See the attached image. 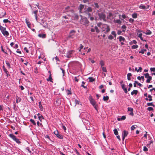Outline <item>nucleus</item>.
Returning a JSON list of instances; mask_svg holds the SVG:
<instances>
[{
  "label": "nucleus",
  "instance_id": "f257e3e1",
  "mask_svg": "<svg viewBox=\"0 0 155 155\" xmlns=\"http://www.w3.org/2000/svg\"><path fill=\"white\" fill-rule=\"evenodd\" d=\"M80 16L81 19L80 20V23L81 24L84 25L85 26H88L89 22L87 18L84 17L80 15Z\"/></svg>",
  "mask_w": 155,
  "mask_h": 155
},
{
  "label": "nucleus",
  "instance_id": "f03ea898",
  "mask_svg": "<svg viewBox=\"0 0 155 155\" xmlns=\"http://www.w3.org/2000/svg\"><path fill=\"white\" fill-rule=\"evenodd\" d=\"M97 14L99 17L98 18L100 20H103L104 21H107L106 15L104 12H101L99 11H98Z\"/></svg>",
  "mask_w": 155,
  "mask_h": 155
},
{
  "label": "nucleus",
  "instance_id": "7ed1b4c3",
  "mask_svg": "<svg viewBox=\"0 0 155 155\" xmlns=\"http://www.w3.org/2000/svg\"><path fill=\"white\" fill-rule=\"evenodd\" d=\"M102 31L104 32V33H106L108 32L110 30L109 26L107 25L103 24L101 28Z\"/></svg>",
  "mask_w": 155,
  "mask_h": 155
},
{
  "label": "nucleus",
  "instance_id": "20e7f679",
  "mask_svg": "<svg viewBox=\"0 0 155 155\" xmlns=\"http://www.w3.org/2000/svg\"><path fill=\"white\" fill-rule=\"evenodd\" d=\"M0 29L4 35L7 36L9 35V33L6 30L5 28L3 27L2 26L0 25Z\"/></svg>",
  "mask_w": 155,
  "mask_h": 155
},
{
  "label": "nucleus",
  "instance_id": "39448f33",
  "mask_svg": "<svg viewBox=\"0 0 155 155\" xmlns=\"http://www.w3.org/2000/svg\"><path fill=\"white\" fill-rule=\"evenodd\" d=\"M145 78H147L146 80V82L149 83L150 82V80L152 79V77L150 76L148 73L144 74Z\"/></svg>",
  "mask_w": 155,
  "mask_h": 155
},
{
  "label": "nucleus",
  "instance_id": "423d86ee",
  "mask_svg": "<svg viewBox=\"0 0 155 155\" xmlns=\"http://www.w3.org/2000/svg\"><path fill=\"white\" fill-rule=\"evenodd\" d=\"M54 133L56 136L60 139H62L63 138V136L62 135L59 134L58 130H56L54 131Z\"/></svg>",
  "mask_w": 155,
  "mask_h": 155
},
{
  "label": "nucleus",
  "instance_id": "0eeeda50",
  "mask_svg": "<svg viewBox=\"0 0 155 155\" xmlns=\"http://www.w3.org/2000/svg\"><path fill=\"white\" fill-rule=\"evenodd\" d=\"M75 32V31L74 30L71 31L70 32L68 37L71 38H74V36Z\"/></svg>",
  "mask_w": 155,
  "mask_h": 155
},
{
  "label": "nucleus",
  "instance_id": "6e6552de",
  "mask_svg": "<svg viewBox=\"0 0 155 155\" xmlns=\"http://www.w3.org/2000/svg\"><path fill=\"white\" fill-rule=\"evenodd\" d=\"M96 30V31L97 33H98L100 32V30L98 29V28L97 26H95L94 28H91V32H94L95 30Z\"/></svg>",
  "mask_w": 155,
  "mask_h": 155
},
{
  "label": "nucleus",
  "instance_id": "1a4fd4ad",
  "mask_svg": "<svg viewBox=\"0 0 155 155\" xmlns=\"http://www.w3.org/2000/svg\"><path fill=\"white\" fill-rule=\"evenodd\" d=\"M84 5L82 4L80 5L79 7L80 12L83 13L84 12V11L83 10V9L84 8Z\"/></svg>",
  "mask_w": 155,
  "mask_h": 155
},
{
  "label": "nucleus",
  "instance_id": "9d476101",
  "mask_svg": "<svg viewBox=\"0 0 155 155\" xmlns=\"http://www.w3.org/2000/svg\"><path fill=\"white\" fill-rule=\"evenodd\" d=\"M40 24L43 27H46V26L47 25V23L46 22V20L44 19H42L41 21V23Z\"/></svg>",
  "mask_w": 155,
  "mask_h": 155
},
{
  "label": "nucleus",
  "instance_id": "9b49d317",
  "mask_svg": "<svg viewBox=\"0 0 155 155\" xmlns=\"http://www.w3.org/2000/svg\"><path fill=\"white\" fill-rule=\"evenodd\" d=\"M73 52V50L70 51L68 52L66 54V57L68 58H70L71 57V54Z\"/></svg>",
  "mask_w": 155,
  "mask_h": 155
},
{
  "label": "nucleus",
  "instance_id": "f8f14e48",
  "mask_svg": "<svg viewBox=\"0 0 155 155\" xmlns=\"http://www.w3.org/2000/svg\"><path fill=\"white\" fill-rule=\"evenodd\" d=\"M128 134V132L126 130H124V131L123 133V138L122 139L124 140L125 138L127 136Z\"/></svg>",
  "mask_w": 155,
  "mask_h": 155
},
{
  "label": "nucleus",
  "instance_id": "ddd939ff",
  "mask_svg": "<svg viewBox=\"0 0 155 155\" xmlns=\"http://www.w3.org/2000/svg\"><path fill=\"white\" fill-rule=\"evenodd\" d=\"M92 11V9L91 7H88L87 8L85 11H84V12L86 13H87L88 12H91Z\"/></svg>",
  "mask_w": 155,
  "mask_h": 155
},
{
  "label": "nucleus",
  "instance_id": "4468645a",
  "mask_svg": "<svg viewBox=\"0 0 155 155\" xmlns=\"http://www.w3.org/2000/svg\"><path fill=\"white\" fill-rule=\"evenodd\" d=\"M89 100L91 103L93 105V106H94L96 104V102L92 98H90Z\"/></svg>",
  "mask_w": 155,
  "mask_h": 155
},
{
  "label": "nucleus",
  "instance_id": "2eb2a0df",
  "mask_svg": "<svg viewBox=\"0 0 155 155\" xmlns=\"http://www.w3.org/2000/svg\"><path fill=\"white\" fill-rule=\"evenodd\" d=\"M121 86L122 88L124 91V92L126 94L127 93V87H125V84H122L121 85Z\"/></svg>",
  "mask_w": 155,
  "mask_h": 155
},
{
  "label": "nucleus",
  "instance_id": "dca6fc26",
  "mask_svg": "<svg viewBox=\"0 0 155 155\" xmlns=\"http://www.w3.org/2000/svg\"><path fill=\"white\" fill-rule=\"evenodd\" d=\"M149 6H147V8H146V7L143 5H141L140 6H139V8L140 9H146L149 8Z\"/></svg>",
  "mask_w": 155,
  "mask_h": 155
},
{
  "label": "nucleus",
  "instance_id": "f3484780",
  "mask_svg": "<svg viewBox=\"0 0 155 155\" xmlns=\"http://www.w3.org/2000/svg\"><path fill=\"white\" fill-rule=\"evenodd\" d=\"M9 136L11 138H12L14 140H15L16 138V136L14 135L13 134H10L9 135Z\"/></svg>",
  "mask_w": 155,
  "mask_h": 155
},
{
  "label": "nucleus",
  "instance_id": "a211bd4d",
  "mask_svg": "<svg viewBox=\"0 0 155 155\" xmlns=\"http://www.w3.org/2000/svg\"><path fill=\"white\" fill-rule=\"evenodd\" d=\"M56 102L57 104L58 105H60L61 103V100L60 98H57Z\"/></svg>",
  "mask_w": 155,
  "mask_h": 155
},
{
  "label": "nucleus",
  "instance_id": "6ab92c4d",
  "mask_svg": "<svg viewBox=\"0 0 155 155\" xmlns=\"http://www.w3.org/2000/svg\"><path fill=\"white\" fill-rule=\"evenodd\" d=\"M38 36L40 38H46V35L45 34H40L38 35Z\"/></svg>",
  "mask_w": 155,
  "mask_h": 155
},
{
  "label": "nucleus",
  "instance_id": "aec40b11",
  "mask_svg": "<svg viewBox=\"0 0 155 155\" xmlns=\"http://www.w3.org/2000/svg\"><path fill=\"white\" fill-rule=\"evenodd\" d=\"M138 92V91L137 90H134L132 91L131 92V94L132 95H134V94H137Z\"/></svg>",
  "mask_w": 155,
  "mask_h": 155
},
{
  "label": "nucleus",
  "instance_id": "412c9836",
  "mask_svg": "<svg viewBox=\"0 0 155 155\" xmlns=\"http://www.w3.org/2000/svg\"><path fill=\"white\" fill-rule=\"evenodd\" d=\"M51 75V74H50V75L49 76V78L47 79V81H49L51 82H52V78Z\"/></svg>",
  "mask_w": 155,
  "mask_h": 155
},
{
  "label": "nucleus",
  "instance_id": "4be33fe9",
  "mask_svg": "<svg viewBox=\"0 0 155 155\" xmlns=\"http://www.w3.org/2000/svg\"><path fill=\"white\" fill-rule=\"evenodd\" d=\"M16 102L17 103L20 102L21 101V99L18 96H16Z\"/></svg>",
  "mask_w": 155,
  "mask_h": 155
},
{
  "label": "nucleus",
  "instance_id": "5701e85b",
  "mask_svg": "<svg viewBox=\"0 0 155 155\" xmlns=\"http://www.w3.org/2000/svg\"><path fill=\"white\" fill-rule=\"evenodd\" d=\"M25 22H26V23L27 24L28 27L30 28V25H31V24L30 23V22L28 21V20L26 18L25 19Z\"/></svg>",
  "mask_w": 155,
  "mask_h": 155
},
{
  "label": "nucleus",
  "instance_id": "b1692460",
  "mask_svg": "<svg viewBox=\"0 0 155 155\" xmlns=\"http://www.w3.org/2000/svg\"><path fill=\"white\" fill-rule=\"evenodd\" d=\"M37 115L38 116L39 120L41 121L42 119H43V116L39 113Z\"/></svg>",
  "mask_w": 155,
  "mask_h": 155
},
{
  "label": "nucleus",
  "instance_id": "393cba45",
  "mask_svg": "<svg viewBox=\"0 0 155 155\" xmlns=\"http://www.w3.org/2000/svg\"><path fill=\"white\" fill-rule=\"evenodd\" d=\"M88 79L90 82H92L95 80V79L92 77H90Z\"/></svg>",
  "mask_w": 155,
  "mask_h": 155
},
{
  "label": "nucleus",
  "instance_id": "a878e982",
  "mask_svg": "<svg viewBox=\"0 0 155 155\" xmlns=\"http://www.w3.org/2000/svg\"><path fill=\"white\" fill-rule=\"evenodd\" d=\"M109 97L107 96H104L103 99L104 101H107L109 99Z\"/></svg>",
  "mask_w": 155,
  "mask_h": 155
},
{
  "label": "nucleus",
  "instance_id": "bb28decb",
  "mask_svg": "<svg viewBox=\"0 0 155 155\" xmlns=\"http://www.w3.org/2000/svg\"><path fill=\"white\" fill-rule=\"evenodd\" d=\"M92 6H93L95 8H98L99 7V5H98V3H94V5H92Z\"/></svg>",
  "mask_w": 155,
  "mask_h": 155
},
{
  "label": "nucleus",
  "instance_id": "cd10ccee",
  "mask_svg": "<svg viewBox=\"0 0 155 155\" xmlns=\"http://www.w3.org/2000/svg\"><path fill=\"white\" fill-rule=\"evenodd\" d=\"M114 22L115 23H117L119 24H120L121 23V21L119 19L115 20Z\"/></svg>",
  "mask_w": 155,
  "mask_h": 155
},
{
  "label": "nucleus",
  "instance_id": "c85d7f7f",
  "mask_svg": "<svg viewBox=\"0 0 155 155\" xmlns=\"http://www.w3.org/2000/svg\"><path fill=\"white\" fill-rule=\"evenodd\" d=\"M119 41H124L125 40V38L122 36H120L119 37Z\"/></svg>",
  "mask_w": 155,
  "mask_h": 155
},
{
  "label": "nucleus",
  "instance_id": "c756f323",
  "mask_svg": "<svg viewBox=\"0 0 155 155\" xmlns=\"http://www.w3.org/2000/svg\"><path fill=\"white\" fill-rule=\"evenodd\" d=\"M132 17L133 18H136L137 17V14L136 13H134L132 15Z\"/></svg>",
  "mask_w": 155,
  "mask_h": 155
},
{
  "label": "nucleus",
  "instance_id": "7c9ffc66",
  "mask_svg": "<svg viewBox=\"0 0 155 155\" xmlns=\"http://www.w3.org/2000/svg\"><path fill=\"white\" fill-rule=\"evenodd\" d=\"M151 33L152 32L150 30H148L146 31L145 34L147 35H150L151 34Z\"/></svg>",
  "mask_w": 155,
  "mask_h": 155
},
{
  "label": "nucleus",
  "instance_id": "2f4dec72",
  "mask_svg": "<svg viewBox=\"0 0 155 155\" xmlns=\"http://www.w3.org/2000/svg\"><path fill=\"white\" fill-rule=\"evenodd\" d=\"M147 51L145 49H143L141 50V51H139V53H141L142 54H143L144 53V52H145Z\"/></svg>",
  "mask_w": 155,
  "mask_h": 155
},
{
  "label": "nucleus",
  "instance_id": "473e14b6",
  "mask_svg": "<svg viewBox=\"0 0 155 155\" xmlns=\"http://www.w3.org/2000/svg\"><path fill=\"white\" fill-rule=\"evenodd\" d=\"M114 133L116 135H117L118 134V132L117 129H115L114 130Z\"/></svg>",
  "mask_w": 155,
  "mask_h": 155
},
{
  "label": "nucleus",
  "instance_id": "72a5a7b5",
  "mask_svg": "<svg viewBox=\"0 0 155 155\" xmlns=\"http://www.w3.org/2000/svg\"><path fill=\"white\" fill-rule=\"evenodd\" d=\"M103 24L101 22H99L97 24V25L98 27L101 28Z\"/></svg>",
  "mask_w": 155,
  "mask_h": 155
},
{
  "label": "nucleus",
  "instance_id": "f704fd0d",
  "mask_svg": "<svg viewBox=\"0 0 155 155\" xmlns=\"http://www.w3.org/2000/svg\"><path fill=\"white\" fill-rule=\"evenodd\" d=\"M2 14H0V18H2L3 17H4L6 15V12H4L3 13H2Z\"/></svg>",
  "mask_w": 155,
  "mask_h": 155
},
{
  "label": "nucleus",
  "instance_id": "c9c22d12",
  "mask_svg": "<svg viewBox=\"0 0 155 155\" xmlns=\"http://www.w3.org/2000/svg\"><path fill=\"white\" fill-rule=\"evenodd\" d=\"M30 121L34 125H36V123L34 120L31 119L30 120Z\"/></svg>",
  "mask_w": 155,
  "mask_h": 155
},
{
  "label": "nucleus",
  "instance_id": "e433bc0d",
  "mask_svg": "<svg viewBox=\"0 0 155 155\" xmlns=\"http://www.w3.org/2000/svg\"><path fill=\"white\" fill-rule=\"evenodd\" d=\"M14 141L18 144H20L21 143V142L17 138H16V139L14 140Z\"/></svg>",
  "mask_w": 155,
  "mask_h": 155
},
{
  "label": "nucleus",
  "instance_id": "4c0bfd02",
  "mask_svg": "<svg viewBox=\"0 0 155 155\" xmlns=\"http://www.w3.org/2000/svg\"><path fill=\"white\" fill-rule=\"evenodd\" d=\"M6 64H7L8 68H11V66L10 63L9 62H7L6 61Z\"/></svg>",
  "mask_w": 155,
  "mask_h": 155
},
{
  "label": "nucleus",
  "instance_id": "58836bf2",
  "mask_svg": "<svg viewBox=\"0 0 155 155\" xmlns=\"http://www.w3.org/2000/svg\"><path fill=\"white\" fill-rule=\"evenodd\" d=\"M147 105L148 106H152L154 107V105L153 104V103H147Z\"/></svg>",
  "mask_w": 155,
  "mask_h": 155
},
{
  "label": "nucleus",
  "instance_id": "ea45409f",
  "mask_svg": "<svg viewBox=\"0 0 155 155\" xmlns=\"http://www.w3.org/2000/svg\"><path fill=\"white\" fill-rule=\"evenodd\" d=\"M138 47L137 45H133L131 47L132 49H136L138 48Z\"/></svg>",
  "mask_w": 155,
  "mask_h": 155
},
{
  "label": "nucleus",
  "instance_id": "a19ab883",
  "mask_svg": "<svg viewBox=\"0 0 155 155\" xmlns=\"http://www.w3.org/2000/svg\"><path fill=\"white\" fill-rule=\"evenodd\" d=\"M142 35L141 33H140L139 34L138 36L140 38V39L142 41H143V38H142Z\"/></svg>",
  "mask_w": 155,
  "mask_h": 155
},
{
  "label": "nucleus",
  "instance_id": "79ce46f5",
  "mask_svg": "<svg viewBox=\"0 0 155 155\" xmlns=\"http://www.w3.org/2000/svg\"><path fill=\"white\" fill-rule=\"evenodd\" d=\"M100 65H101V67H102L104 65V61L102 60L100 61Z\"/></svg>",
  "mask_w": 155,
  "mask_h": 155
},
{
  "label": "nucleus",
  "instance_id": "37998d69",
  "mask_svg": "<svg viewBox=\"0 0 155 155\" xmlns=\"http://www.w3.org/2000/svg\"><path fill=\"white\" fill-rule=\"evenodd\" d=\"M148 97L149 98L148 100L149 101H152V96L150 95H148Z\"/></svg>",
  "mask_w": 155,
  "mask_h": 155
},
{
  "label": "nucleus",
  "instance_id": "c03bdc74",
  "mask_svg": "<svg viewBox=\"0 0 155 155\" xmlns=\"http://www.w3.org/2000/svg\"><path fill=\"white\" fill-rule=\"evenodd\" d=\"M3 21L5 23L7 22H9V23H11V22L10 21H9L8 19H4Z\"/></svg>",
  "mask_w": 155,
  "mask_h": 155
},
{
  "label": "nucleus",
  "instance_id": "a18cd8bd",
  "mask_svg": "<svg viewBox=\"0 0 155 155\" xmlns=\"http://www.w3.org/2000/svg\"><path fill=\"white\" fill-rule=\"evenodd\" d=\"M2 68H3V69L4 71V72L6 73L7 74V73L8 72V71L6 70V69L5 68V67L4 66H3V67H2Z\"/></svg>",
  "mask_w": 155,
  "mask_h": 155
},
{
  "label": "nucleus",
  "instance_id": "49530a36",
  "mask_svg": "<svg viewBox=\"0 0 155 155\" xmlns=\"http://www.w3.org/2000/svg\"><path fill=\"white\" fill-rule=\"evenodd\" d=\"M111 34L112 35L114 36L116 38V32L115 31H112L111 32Z\"/></svg>",
  "mask_w": 155,
  "mask_h": 155
},
{
  "label": "nucleus",
  "instance_id": "de8ad7c7",
  "mask_svg": "<svg viewBox=\"0 0 155 155\" xmlns=\"http://www.w3.org/2000/svg\"><path fill=\"white\" fill-rule=\"evenodd\" d=\"M74 18L75 19L78 20L79 18L78 16L76 14H75L74 15Z\"/></svg>",
  "mask_w": 155,
  "mask_h": 155
},
{
  "label": "nucleus",
  "instance_id": "09e8293b",
  "mask_svg": "<svg viewBox=\"0 0 155 155\" xmlns=\"http://www.w3.org/2000/svg\"><path fill=\"white\" fill-rule=\"evenodd\" d=\"M102 70L103 71L105 72H107V69H106V68L104 67H102Z\"/></svg>",
  "mask_w": 155,
  "mask_h": 155
},
{
  "label": "nucleus",
  "instance_id": "8fccbe9b",
  "mask_svg": "<svg viewBox=\"0 0 155 155\" xmlns=\"http://www.w3.org/2000/svg\"><path fill=\"white\" fill-rule=\"evenodd\" d=\"M39 106L40 109H42V106L41 105V102H39Z\"/></svg>",
  "mask_w": 155,
  "mask_h": 155
},
{
  "label": "nucleus",
  "instance_id": "3c124183",
  "mask_svg": "<svg viewBox=\"0 0 155 155\" xmlns=\"http://www.w3.org/2000/svg\"><path fill=\"white\" fill-rule=\"evenodd\" d=\"M128 111H130V112H131L133 111V109L132 108L128 107Z\"/></svg>",
  "mask_w": 155,
  "mask_h": 155
},
{
  "label": "nucleus",
  "instance_id": "603ef678",
  "mask_svg": "<svg viewBox=\"0 0 155 155\" xmlns=\"http://www.w3.org/2000/svg\"><path fill=\"white\" fill-rule=\"evenodd\" d=\"M143 150L144 151H147L148 150V149L147 148L146 146L143 147Z\"/></svg>",
  "mask_w": 155,
  "mask_h": 155
},
{
  "label": "nucleus",
  "instance_id": "864d4df0",
  "mask_svg": "<svg viewBox=\"0 0 155 155\" xmlns=\"http://www.w3.org/2000/svg\"><path fill=\"white\" fill-rule=\"evenodd\" d=\"M150 70L151 71L155 72V68H150Z\"/></svg>",
  "mask_w": 155,
  "mask_h": 155
},
{
  "label": "nucleus",
  "instance_id": "5fc2aeb1",
  "mask_svg": "<svg viewBox=\"0 0 155 155\" xmlns=\"http://www.w3.org/2000/svg\"><path fill=\"white\" fill-rule=\"evenodd\" d=\"M129 21L130 22H131V23H133L134 21V20L133 19H132L131 18H130V19H129Z\"/></svg>",
  "mask_w": 155,
  "mask_h": 155
},
{
  "label": "nucleus",
  "instance_id": "6e6d98bb",
  "mask_svg": "<svg viewBox=\"0 0 155 155\" xmlns=\"http://www.w3.org/2000/svg\"><path fill=\"white\" fill-rule=\"evenodd\" d=\"M108 39L110 40H112L113 39V37L112 35H110L108 36Z\"/></svg>",
  "mask_w": 155,
  "mask_h": 155
},
{
  "label": "nucleus",
  "instance_id": "4d7b16f0",
  "mask_svg": "<svg viewBox=\"0 0 155 155\" xmlns=\"http://www.w3.org/2000/svg\"><path fill=\"white\" fill-rule=\"evenodd\" d=\"M137 83H138V81H134V87H136V86H137L136 84H137Z\"/></svg>",
  "mask_w": 155,
  "mask_h": 155
},
{
  "label": "nucleus",
  "instance_id": "13d9d810",
  "mask_svg": "<svg viewBox=\"0 0 155 155\" xmlns=\"http://www.w3.org/2000/svg\"><path fill=\"white\" fill-rule=\"evenodd\" d=\"M153 110V108L151 107H149L147 108V110L149 111H151Z\"/></svg>",
  "mask_w": 155,
  "mask_h": 155
},
{
  "label": "nucleus",
  "instance_id": "bf43d9fd",
  "mask_svg": "<svg viewBox=\"0 0 155 155\" xmlns=\"http://www.w3.org/2000/svg\"><path fill=\"white\" fill-rule=\"evenodd\" d=\"M120 118L121 120H124L126 119V117L125 116H123Z\"/></svg>",
  "mask_w": 155,
  "mask_h": 155
},
{
  "label": "nucleus",
  "instance_id": "052dcab7",
  "mask_svg": "<svg viewBox=\"0 0 155 155\" xmlns=\"http://www.w3.org/2000/svg\"><path fill=\"white\" fill-rule=\"evenodd\" d=\"M135 128L136 127H135V126L133 125L131 127V130H134L135 129Z\"/></svg>",
  "mask_w": 155,
  "mask_h": 155
},
{
  "label": "nucleus",
  "instance_id": "680f3d73",
  "mask_svg": "<svg viewBox=\"0 0 155 155\" xmlns=\"http://www.w3.org/2000/svg\"><path fill=\"white\" fill-rule=\"evenodd\" d=\"M122 18L124 19H125L127 18V16L125 15H122Z\"/></svg>",
  "mask_w": 155,
  "mask_h": 155
},
{
  "label": "nucleus",
  "instance_id": "e2e57ef3",
  "mask_svg": "<svg viewBox=\"0 0 155 155\" xmlns=\"http://www.w3.org/2000/svg\"><path fill=\"white\" fill-rule=\"evenodd\" d=\"M142 70V68L141 67H140L139 68V69H138V70H137V72H138L139 71L141 72Z\"/></svg>",
  "mask_w": 155,
  "mask_h": 155
},
{
  "label": "nucleus",
  "instance_id": "0e129e2a",
  "mask_svg": "<svg viewBox=\"0 0 155 155\" xmlns=\"http://www.w3.org/2000/svg\"><path fill=\"white\" fill-rule=\"evenodd\" d=\"M24 50L26 51V52L27 53L29 52V51L27 48L25 47L24 48Z\"/></svg>",
  "mask_w": 155,
  "mask_h": 155
},
{
  "label": "nucleus",
  "instance_id": "69168bd1",
  "mask_svg": "<svg viewBox=\"0 0 155 155\" xmlns=\"http://www.w3.org/2000/svg\"><path fill=\"white\" fill-rule=\"evenodd\" d=\"M126 26L124 25L121 26V28L123 29H126Z\"/></svg>",
  "mask_w": 155,
  "mask_h": 155
},
{
  "label": "nucleus",
  "instance_id": "338daca9",
  "mask_svg": "<svg viewBox=\"0 0 155 155\" xmlns=\"http://www.w3.org/2000/svg\"><path fill=\"white\" fill-rule=\"evenodd\" d=\"M122 31L120 30H118L117 31V34L118 35H121Z\"/></svg>",
  "mask_w": 155,
  "mask_h": 155
},
{
  "label": "nucleus",
  "instance_id": "774afa93",
  "mask_svg": "<svg viewBox=\"0 0 155 155\" xmlns=\"http://www.w3.org/2000/svg\"><path fill=\"white\" fill-rule=\"evenodd\" d=\"M38 12V11L36 10H35V11H34V12H33V13H34L35 14V15H37V14Z\"/></svg>",
  "mask_w": 155,
  "mask_h": 155
}]
</instances>
